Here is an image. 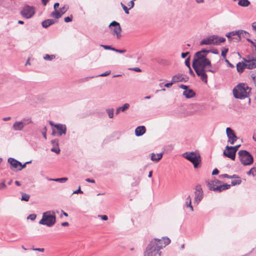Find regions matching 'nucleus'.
<instances>
[{
  "mask_svg": "<svg viewBox=\"0 0 256 256\" xmlns=\"http://www.w3.org/2000/svg\"><path fill=\"white\" fill-rule=\"evenodd\" d=\"M230 148V146H226L223 152V154L232 160H234L236 153Z\"/></svg>",
  "mask_w": 256,
  "mask_h": 256,
  "instance_id": "f8f14e48",
  "label": "nucleus"
},
{
  "mask_svg": "<svg viewBox=\"0 0 256 256\" xmlns=\"http://www.w3.org/2000/svg\"><path fill=\"white\" fill-rule=\"evenodd\" d=\"M30 196L29 194L24 193H22L21 200L26 202H28L30 199Z\"/></svg>",
  "mask_w": 256,
  "mask_h": 256,
  "instance_id": "473e14b6",
  "label": "nucleus"
},
{
  "mask_svg": "<svg viewBox=\"0 0 256 256\" xmlns=\"http://www.w3.org/2000/svg\"><path fill=\"white\" fill-rule=\"evenodd\" d=\"M226 134L228 138V142L231 144H234L238 140V137L235 134L234 131L231 128H227Z\"/></svg>",
  "mask_w": 256,
  "mask_h": 256,
  "instance_id": "9d476101",
  "label": "nucleus"
},
{
  "mask_svg": "<svg viewBox=\"0 0 256 256\" xmlns=\"http://www.w3.org/2000/svg\"><path fill=\"white\" fill-rule=\"evenodd\" d=\"M230 185L226 184H221L220 186H217L214 189H213V191L220 192L222 190L230 188Z\"/></svg>",
  "mask_w": 256,
  "mask_h": 256,
  "instance_id": "dca6fc26",
  "label": "nucleus"
},
{
  "mask_svg": "<svg viewBox=\"0 0 256 256\" xmlns=\"http://www.w3.org/2000/svg\"><path fill=\"white\" fill-rule=\"evenodd\" d=\"M134 0H131L128 4V6H130V9L132 8L134 6Z\"/></svg>",
  "mask_w": 256,
  "mask_h": 256,
  "instance_id": "864d4df0",
  "label": "nucleus"
},
{
  "mask_svg": "<svg viewBox=\"0 0 256 256\" xmlns=\"http://www.w3.org/2000/svg\"><path fill=\"white\" fill-rule=\"evenodd\" d=\"M194 202L198 204L203 198V192L201 186L197 184L194 192Z\"/></svg>",
  "mask_w": 256,
  "mask_h": 256,
  "instance_id": "9b49d317",
  "label": "nucleus"
},
{
  "mask_svg": "<svg viewBox=\"0 0 256 256\" xmlns=\"http://www.w3.org/2000/svg\"><path fill=\"white\" fill-rule=\"evenodd\" d=\"M210 50H202L196 52L192 60V67L196 74L200 77V80L204 83L208 82L206 72L216 73L218 68L212 66L210 61L206 58V54Z\"/></svg>",
  "mask_w": 256,
  "mask_h": 256,
  "instance_id": "f257e3e1",
  "label": "nucleus"
},
{
  "mask_svg": "<svg viewBox=\"0 0 256 256\" xmlns=\"http://www.w3.org/2000/svg\"><path fill=\"white\" fill-rule=\"evenodd\" d=\"M8 162L14 168H18L19 165H21V162L13 158H9Z\"/></svg>",
  "mask_w": 256,
  "mask_h": 256,
  "instance_id": "5701e85b",
  "label": "nucleus"
},
{
  "mask_svg": "<svg viewBox=\"0 0 256 256\" xmlns=\"http://www.w3.org/2000/svg\"><path fill=\"white\" fill-rule=\"evenodd\" d=\"M172 80L174 83L182 82L184 80V77L182 74H178L173 76Z\"/></svg>",
  "mask_w": 256,
  "mask_h": 256,
  "instance_id": "b1692460",
  "label": "nucleus"
},
{
  "mask_svg": "<svg viewBox=\"0 0 256 256\" xmlns=\"http://www.w3.org/2000/svg\"><path fill=\"white\" fill-rule=\"evenodd\" d=\"M196 94L192 90L188 89L184 91L183 95L187 98H190L194 97Z\"/></svg>",
  "mask_w": 256,
  "mask_h": 256,
  "instance_id": "6ab92c4d",
  "label": "nucleus"
},
{
  "mask_svg": "<svg viewBox=\"0 0 256 256\" xmlns=\"http://www.w3.org/2000/svg\"><path fill=\"white\" fill-rule=\"evenodd\" d=\"M146 128L144 126H140L135 130V134L136 136H140L144 134L146 132Z\"/></svg>",
  "mask_w": 256,
  "mask_h": 256,
  "instance_id": "a211bd4d",
  "label": "nucleus"
},
{
  "mask_svg": "<svg viewBox=\"0 0 256 256\" xmlns=\"http://www.w3.org/2000/svg\"><path fill=\"white\" fill-rule=\"evenodd\" d=\"M98 216L101 219L104 220H106L108 219V218L106 215H98Z\"/></svg>",
  "mask_w": 256,
  "mask_h": 256,
  "instance_id": "603ef678",
  "label": "nucleus"
},
{
  "mask_svg": "<svg viewBox=\"0 0 256 256\" xmlns=\"http://www.w3.org/2000/svg\"><path fill=\"white\" fill-rule=\"evenodd\" d=\"M121 5L123 8V10H124V12H126V14H128L129 12H128V8L124 4L122 3H121Z\"/></svg>",
  "mask_w": 256,
  "mask_h": 256,
  "instance_id": "c03bdc74",
  "label": "nucleus"
},
{
  "mask_svg": "<svg viewBox=\"0 0 256 256\" xmlns=\"http://www.w3.org/2000/svg\"><path fill=\"white\" fill-rule=\"evenodd\" d=\"M252 78V82L255 84V86H256V74H252L251 76Z\"/></svg>",
  "mask_w": 256,
  "mask_h": 256,
  "instance_id": "bf43d9fd",
  "label": "nucleus"
},
{
  "mask_svg": "<svg viewBox=\"0 0 256 256\" xmlns=\"http://www.w3.org/2000/svg\"><path fill=\"white\" fill-rule=\"evenodd\" d=\"M36 214H30V215H29L28 216L27 218L28 219H30L32 220H36Z\"/></svg>",
  "mask_w": 256,
  "mask_h": 256,
  "instance_id": "a19ab883",
  "label": "nucleus"
},
{
  "mask_svg": "<svg viewBox=\"0 0 256 256\" xmlns=\"http://www.w3.org/2000/svg\"><path fill=\"white\" fill-rule=\"evenodd\" d=\"M170 242V240L166 237L152 239L147 246L144 256H161L160 250Z\"/></svg>",
  "mask_w": 256,
  "mask_h": 256,
  "instance_id": "f03ea898",
  "label": "nucleus"
},
{
  "mask_svg": "<svg viewBox=\"0 0 256 256\" xmlns=\"http://www.w3.org/2000/svg\"><path fill=\"white\" fill-rule=\"evenodd\" d=\"M114 52H119L120 54H124L126 52V50H118L114 48Z\"/></svg>",
  "mask_w": 256,
  "mask_h": 256,
  "instance_id": "3c124183",
  "label": "nucleus"
},
{
  "mask_svg": "<svg viewBox=\"0 0 256 256\" xmlns=\"http://www.w3.org/2000/svg\"><path fill=\"white\" fill-rule=\"evenodd\" d=\"M236 35H237L239 38V40H240L242 38H245L246 39L248 38V37L250 36L249 34L246 31L243 30H238L236 31Z\"/></svg>",
  "mask_w": 256,
  "mask_h": 256,
  "instance_id": "f3484780",
  "label": "nucleus"
},
{
  "mask_svg": "<svg viewBox=\"0 0 256 256\" xmlns=\"http://www.w3.org/2000/svg\"><path fill=\"white\" fill-rule=\"evenodd\" d=\"M33 250H36V251H39L40 252H44V248H33Z\"/></svg>",
  "mask_w": 256,
  "mask_h": 256,
  "instance_id": "69168bd1",
  "label": "nucleus"
},
{
  "mask_svg": "<svg viewBox=\"0 0 256 256\" xmlns=\"http://www.w3.org/2000/svg\"><path fill=\"white\" fill-rule=\"evenodd\" d=\"M254 172H256V168H252L250 170V171H248V172H247V174L248 175H250V174H252L253 176H254Z\"/></svg>",
  "mask_w": 256,
  "mask_h": 256,
  "instance_id": "49530a36",
  "label": "nucleus"
},
{
  "mask_svg": "<svg viewBox=\"0 0 256 256\" xmlns=\"http://www.w3.org/2000/svg\"><path fill=\"white\" fill-rule=\"evenodd\" d=\"M238 4L241 6L246 7L250 4V2L248 0H240Z\"/></svg>",
  "mask_w": 256,
  "mask_h": 256,
  "instance_id": "a878e982",
  "label": "nucleus"
},
{
  "mask_svg": "<svg viewBox=\"0 0 256 256\" xmlns=\"http://www.w3.org/2000/svg\"><path fill=\"white\" fill-rule=\"evenodd\" d=\"M179 87L183 90H186L188 89V87L186 86L184 84H180Z\"/></svg>",
  "mask_w": 256,
  "mask_h": 256,
  "instance_id": "680f3d73",
  "label": "nucleus"
},
{
  "mask_svg": "<svg viewBox=\"0 0 256 256\" xmlns=\"http://www.w3.org/2000/svg\"><path fill=\"white\" fill-rule=\"evenodd\" d=\"M54 58L55 56L54 54L49 55L48 54H46L44 56V59L47 60H51Z\"/></svg>",
  "mask_w": 256,
  "mask_h": 256,
  "instance_id": "72a5a7b5",
  "label": "nucleus"
},
{
  "mask_svg": "<svg viewBox=\"0 0 256 256\" xmlns=\"http://www.w3.org/2000/svg\"><path fill=\"white\" fill-rule=\"evenodd\" d=\"M106 112L110 118L114 117V108H107L106 110Z\"/></svg>",
  "mask_w": 256,
  "mask_h": 256,
  "instance_id": "2f4dec72",
  "label": "nucleus"
},
{
  "mask_svg": "<svg viewBox=\"0 0 256 256\" xmlns=\"http://www.w3.org/2000/svg\"><path fill=\"white\" fill-rule=\"evenodd\" d=\"M122 112H124L130 108V104L128 103H125L122 106L118 107Z\"/></svg>",
  "mask_w": 256,
  "mask_h": 256,
  "instance_id": "cd10ccee",
  "label": "nucleus"
},
{
  "mask_svg": "<svg viewBox=\"0 0 256 256\" xmlns=\"http://www.w3.org/2000/svg\"><path fill=\"white\" fill-rule=\"evenodd\" d=\"M51 142L53 146H56V147L58 146V140H52Z\"/></svg>",
  "mask_w": 256,
  "mask_h": 256,
  "instance_id": "37998d69",
  "label": "nucleus"
},
{
  "mask_svg": "<svg viewBox=\"0 0 256 256\" xmlns=\"http://www.w3.org/2000/svg\"><path fill=\"white\" fill-rule=\"evenodd\" d=\"M256 68V57L252 58L251 60H248L246 64V68L248 69H252Z\"/></svg>",
  "mask_w": 256,
  "mask_h": 256,
  "instance_id": "aec40b11",
  "label": "nucleus"
},
{
  "mask_svg": "<svg viewBox=\"0 0 256 256\" xmlns=\"http://www.w3.org/2000/svg\"><path fill=\"white\" fill-rule=\"evenodd\" d=\"M100 46H102V48H104L105 50H111L112 51H114V48L113 47H112L110 46H106V45L102 44Z\"/></svg>",
  "mask_w": 256,
  "mask_h": 256,
  "instance_id": "4c0bfd02",
  "label": "nucleus"
},
{
  "mask_svg": "<svg viewBox=\"0 0 256 256\" xmlns=\"http://www.w3.org/2000/svg\"><path fill=\"white\" fill-rule=\"evenodd\" d=\"M252 58H254L248 56L246 58H244V60L246 62V64H247L248 62V60H252Z\"/></svg>",
  "mask_w": 256,
  "mask_h": 256,
  "instance_id": "6e6d98bb",
  "label": "nucleus"
},
{
  "mask_svg": "<svg viewBox=\"0 0 256 256\" xmlns=\"http://www.w3.org/2000/svg\"><path fill=\"white\" fill-rule=\"evenodd\" d=\"M174 83L172 82V80L170 82L165 84L164 86L166 88H170L172 85Z\"/></svg>",
  "mask_w": 256,
  "mask_h": 256,
  "instance_id": "e2e57ef3",
  "label": "nucleus"
},
{
  "mask_svg": "<svg viewBox=\"0 0 256 256\" xmlns=\"http://www.w3.org/2000/svg\"><path fill=\"white\" fill-rule=\"evenodd\" d=\"M20 14L26 18H30L35 14L34 8L33 6L26 5L22 8Z\"/></svg>",
  "mask_w": 256,
  "mask_h": 256,
  "instance_id": "6e6552de",
  "label": "nucleus"
},
{
  "mask_svg": "<svg viewBox=\"0 0 256 256\" xmlns=\"http://www.w3.org/2000/svg\"><path fill=\"white\" fill-rule=\"evenodd\" d=\"M218 172H219L217 168H214L212 172V175L218 174Z\"/></svg>",
  "mask_w": 256,
  "mask_h": 256,
  "instance_id": "052dcab7",
  "label": "nucleus"
},
{
  "mask_svg": "<svg viewBox=\"0 0 256 256\" xmlns=\"http://www.w3.org/2000/svg\"><path fill=\"white\" fill-rule=\"evenodd\" d=\"M240 146V144L236 145L234 146H230V148L232 149L236 153Z\"/></svg>",
  "mask_w": 256,
  "mask_h": 256,
  "instance_id": "58836bf2",
  "label": "nucleus"
},
{
  "mask_svg": "<svg viewBox=\"0 0 256 256\" xmlns=\"http://www.w3.org/2000/svg\"><path fill=\"white\" fill-rule=\"evenodd\" d=\"M250 90L246 84H240L233 89L234 96L236 98H244L248 96Z\"/></svg>",
  "mask_w": 256,
  "mask_h": 256,
  "instance_id": "7ed1b4c3",
  "label": "nucleus"
},
{
  "mask_svg": "<svg viewBox=\"0 0 256 256\" xmlns=\"http://www.w3.org/2000/svg\"><path fill=\"white\" fill-rule=\"evenodd\" d=\"M56 222V218L54 211H47L42 214V218L40 220L39 224L46 225L51 227L54 225Z\"/></svg>",
  "mask_w": 256,
  "mask_h": 256,
  "instance_id": "20e7f679",
  "label": "nucleus"
},
{
  "mask_svg": "<svg viewBox=\"0 0 256 256\" xmlns=\"http://www.w3.org/2000/svg\"><path fill=\"white\" fill-rule=\"evenodd\" d=\"M82 194L83 193V192L81 190H80V186L79 188H78V189L76 190H75L73 192V194Z\"/></svg>",
  "mask_w": 256,
  "mask_h": 256,
  "instance_id": "13d9d810",
  "label": "nucleus"
},
{
  "mask_svg": "<svg viewBox=\"0 0 256 256\" xmlns=\"http://www.w3.org/2000/svg\"><path fill=\"white\" fill-rule=\"evenodd\" d=\"M188 54H189L188 52H182V54H181V56H182V58H186Z\"/></svg>",
  "mask_w": 256,
  "mask_h": 256,
  "instance_id": "338daca9",
  "label": "nucleus"
},
{
  "mask_svg": "<svg viewBox=\"0 0 256 256\" xmlns=\"http://www.w3.org/2000/svg\"><path fill=\"white\" fill-rule=\"evenodd\" d=\"M162 153H159L157 154L152 153L151 154L150 159L152 161L158 162L162 158Z\"/></svg>",
  "mask_w": 256,
  "mask_h": 256,
  "instance_id": "4be33fe9",
  "label": "nucleus"
},
{
  "mask_svg": "<svg viewBox=\"0 0 256 256\" xmlns=\"http://www.w3.org/2000/svg\"><path fill=\"white\" fill-rule=\"evenodd\" d=\"M6 188V186L4 182L0 184V190H3Z\"/></svg>",
  "mask_w": 256,
  "mask_h": 256,
  "instance_id": "5fc2aeb1",
  "label": "nucleus"
},
{
  "mask_svg": "<svg viewBox=\"0 0 256 256\" xmlns=\"http://www.w3.org/2000/svg\"><path fill=\"white\" fill-rule=\"evenodd\" d=\"M68 6H64L63 7L61 8L60 10V12L62 14V16L68 10Z\"/></svg>",
  "mask_w": 256,
  "mask_h": 256,
  "instance_id": "f704fd0d",
  "label": "nucleus"
},
{
  "mask_svg": "<svg viewBox=\"0 0 256 256\" xmlns=\"http://www.w3.org/2000/svg\"><path fill=\"white\" fill-rule=\"evenodd\" d=\"M236 35V31L235 32H228V33L226 34V36L230 38L232 36H235Z\"/></svg>",
  "mask_w": 256,
  "mask_h": 256,
  "instance_id": "ea45409f",
  "label": "nucleus"
},
{
  "mask_svg": "<svg viewBox=\"0 0 256 256\" xmlns=\"http://www.w3.org/2000/svg\"><path fill=\"white\" fill-rule=\"evenodd\" d=\"M206 183L208 187V188L211 190H213V189L218 186V184H220L221 182L219 180H216L214 178L211 180H206Z\"/></svg>",
  "mask_w": 256,
  "mask_h": 256,
  "instance_id": "ddd939ff",
  "label": "nucleus"
},
{
  "mask_svg": "<svg viewBox=\"0 0 256 256\" xmlns=\"http://www.w3.org/2000/svg\"><path fill=\"white\" fill-rule=\"evenodd\" d=\"M24 126L22 121H16L12 124V128L14 131H21Z\"/></svg>",
  "mask_w": 256,
  "mask_h": 256,
  "instance_id": "2eb2a0df",
  "label": "nucleus"
},
{
  "mask_svg": "<svg viewBox=\"0 0 256 256\" xmlns=\"http://www.w3.org/2000/svg\"><path fill=\"white\" fill-rule=\"evenodd\" d=\"M21 121L22 122L24 127L25 126L30 124L32 122V121L30 118H24Z\"/></svg>",
  "mask_w": 256,
  "mask_h": 256,
  "instance_id": "bb28decb",
  "label": "nucleus"
},
{
  "mask_svg": "<svg viewBox=\"0 0 256 256\" xmlns=\"http://www.w3.org/2000/svg\"><path fill=\"white\" fill-rule=\"evenodd\" d=\"M48 180H50V181H54V182H64L68 180V178H49Z\"/></svg>",
  "mask_w": 256,
  "mask_h": 256,
  "instance_id": "c85d7f7f",
  "label": "nucleus"
},
{
  "mask_svg": "<svg viewBox=\"0 0 256 256\" xmlns=\"http://www.w3.org/2000/svg\"><path fill=\"white\" fill-rule=\"evenodd\" d=\"M226 41V38L219 37L216 35H212L203 39L200 42V45H218Z\"/></svg>",
  "mask_w": 256,
  "mask_h": 256,
  "instance_id": "39448f33",
  "label": "nucleus"
},
{
  "mask_svg": "<svg viewBox=\"0 0 256 256\" xmlns=\"http://www.w3.org/2000/svg\"><path fill=\"white\" fill-rule=\"evenodd\" d=\"M129 70H132L136 72H140L142 70L139 68H130Z\"/></svg>",
  "mask_w": 256,
  "mask_h": 256,
  "instance_id": "4d7b16f0",
  "label": "nucleus"
},
{
  "mask_svg": "<svg viewBox=\"0 0 256 256\" xmlns=\"http://www.w3.org/2000/svg\"><path fill=\"white\" fill-rule=\"evenodd\" d=\"M186 65L188 67L190 68V58H188L185 60Z\"/></svg>",
  "mask_w": 256,
  "mask_h": 256,
  "instance_id": "de8ad7c7",
  "label": "nucleus"
},
{
  "mask_svg": "<svg viewBox=\"0 0 256 256\" xmlns=\"http://www.w3.org/2000/svg\"><path fill=\"white\" fill-rule=\"evenodd\" d=\"M184 156L192 162L194 168H197L201 162L200 156L199 154L196 152H186Z\"/></svg>",
  "mask_w": 256,
  "mask_h": 256,
  "instance_id": "0eeeda50",
  "label": "nucleus"
},
{
  "mask_svg": "<svg viewBox=\"0 0 256 256\" xmlns=\"http://www.w3.org/2000/svg\"><path fill=\"white\" fill-rule=\"evenodd\" d=\"M51 16L53 18L58 19L62 16V14L59 12L55 10L52 12Z\"/></svg>",
  "mask_w": 256,
  "mask_h": 256,
  "instance_id": "c756f323",
  "label": "nucleus"
},
{
  "mask_svg": "<svg viewBox=\"0 0 256 256\" xmlns=\"http://www.w3.org/2000/svg\"><path fill=\"white\" fill-rule=\"evenodd\" d=\"M245 68H246V64L240 62L236 64L237 70L240 73L242 72Z\"/></svg>",
  "mask_w": 256,
  "mask_h": 256,
  "instance_id": "393cba45",
  "label": "nucleus"
},
{
  "mask_svg": "<svg viewBox=\"0 0 256 256\" xmlns=\"http://www.w3.org/2000/svg\"><path fill=\"white\" fill-rule=\"evenodd\" d=\"M56 20L53 19H48L43 21L42 23V26L44 28H47L50 25L54 24Z\"/></svg>",
  "mask_w": 256,
  "mask_h": 256,
  "instance_id": "412c9836",
  "label": "nucleus"
},
{
  "mask_svg": "<svg viewBox=\"0 0 256 256\" xmlns=\"http://www.w3.org/2000/svg\"><path fill=\"white\" fill-rule=\"evenodd\" d=\"M51 151L56 152V154H58L60 152V149L58 146V147L53 146V148H51Z\"/></svg>",
  "mask_w": 256,
  "mask_h": 256,
  "instance_id": "c9c22d12",
  "label": "nucleus"
},
{
  "mask_svg": "<svg viewBox=\"0 0 256 256\" xmlns=\"http://www.w3.org/2000/svg\"><path fill=\"white\" fill-rule=\"evenodd\" d=\"M242 182V180H240V178H238L237 180H232L231 182L232 184V186H236V185H237V184H240V183Z\"/></svg>",
  "mask_w": 256,
  "mask_h": 256,
  "instance_id": "e433bc0d",
  "label": "nucleus"
},
{
  "mask_svg": "<svg viewBox=\"0 0 256 256\" xmlns=\"http://www.w3.org/2000/svg\"><path fill=\"white\" fill-rule=\"evenodd\" d=\"M44 131L42 132V134L44 137L46 139V126L44 128Z\"/></svg>",
  "mask_w": 256,
  "mask_h": 256,
  "instance_id": "0e129e2a",
  "label": "nucleus"
},
{
  "mask_svg": "<svg viewBox=\"0 0 256 256\" xmlns=\"http://www.w3.org/2000/svg\"><path fill=\"white\" fill-rule=\"evenodd\" d=\"M72 16L71 15L70 16L66 17L64 20L66 22H68L72 20Z\"/></svg>",
  "mask_w": 256,
  "mask_h": 256,
  "instance_id": "a18cd8bd",
  "label": "nucleus"
},
{
  "mask_svg": "<svg viewBox=\"0 0 256 256\" xmlns=\"http://www.w3.org/2000/svg\"><path fill=\"white\" fill-rule=\"evenodd\" d=\"M32 162V161H29L25 162L24 164H21V165H19L20 166V168H18V170H22V168H24L26 166V164H30Z\"/></svg>",
  "mask_w": 256,
  "mask_h": 256,
  "instance_id": "79ce46f5",
  "label": "nucleus"
},
{
  "mask_svg": "<svg viewBox=\"0 0 256 256\" xmlns=\"http://www.w3.org/2000/svg\"><path fill=\"white\" fill-rule=\"evenodd\" d=\"M54 128L58 131V136H61L62 135H65L66 131V125L62 124H56L54 125Z\"/></svg>",
  "mask_w": 256,
  "mask_h": 256,
  "instance_id": "4468645a",
  "label": "nucleus"
},
{
  "mask_svg": "<svg viewBox=\"0 0 256 256\" xmlns=\"http://www.w3.org/2000/svg\"><path fill=\"white\" fill-rule=\"evenodd\" d=\"M186 204L188 207L190 208L192 212L194 211L193 207L191 204V198L190 196H188L186 198Z\"/></svg>",
  "mask_w": 256,
  "mask_h": 256,
  "instance_id": "7c9ffc66",
  "label": "nucleus"
},
{
  "mask_svg": "<svg viewBox=\"0 0 256 256\" xmlns=\"http://www.w3.org/2000/svg\"><path fill=\"white\" fill-rule=\"evenodd\" d=\"M238 155L241 163L244 166H249L254 162L252 156L246 150H240L238 152Z\"/></svg>",
  "mask_w": 256,
  "mask_h": 256,
  "instance_id": "423d86ee",
  "label": "nucleus"
},
{
  "mask_svg": "<svg viewBox=\"0 0 256 256\" xmlns=\"http://www.w3.org/2000/svg\"><path fill=\"white\" fill-rule=\"evenodd\" d=\"M109 26H114V28H112V34L113 35H116L118 39H119L121 37L122 28L120 24L118 22L113 21L112 22Z\"/></svg>",
  "mask_w": 256,
  "mask_h": 256,
  "instance_id": "1a4fd4ad",
  "label": "nucleus"
},
{
  "mask_svg": "<svg viewBox=\"0 0 256 256\" xmlns=\"http://www.w3.org/2000/svg\"><path fill=\"white\" fill-rule=\"evenodd\" d=\"M189 68V73L190 74H191L192 76H195V74L194 73V72L192 71V70L191 68Z\"/></svg>",
  "mask_w": 256,
  "mask_h": 256,
  "instance_id": "774afa93",
  "label": "nucleus"
},
{
  "mask_svg": "<svg viewBox=\"0 0 256 256\" xmlns=\"http://www.w3.org/2000/svg\"><path fill=\"white\" fill-rule=\"evenodd\" d=\"M110 74V71H106L104 73L102 74H101L99 75L100 76H106L108 75H109Z\"/></svg>",
  "mask_w": 256,
  "mask_h": 256,
  "instance_id": "8fccbe9b",
  "label": "nucleus"
},
{
  "mask_svg": "<svg viewBox=\"0 0 256 256\" xmlns=\"http://www.w3.org/2000/svg\"><path fill=\"white\" fill-rule=\"evenodd\" d=\"M228 51V49H225L222 52V56L226 58V53Z\"/></svg>",
  "mask_w": 256,
  "mask_h": 256,
  "instance_id": "09e8293b",
  "label": "nucleus"
}]
</instances>
